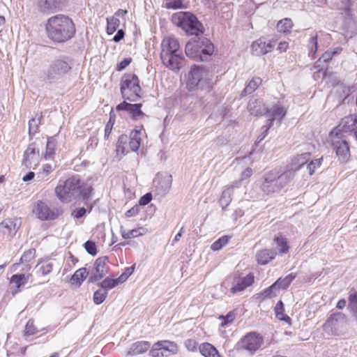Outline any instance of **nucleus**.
I'll use <instances>...</instances> for the list:
<instances>
[{
    "label": "nucleus",
    "instance_id": "obj_29",
    "mask_svg": "<svg viewBox=\"0 0 357 357\" xmlns=\"http://www.w3.org/2000/svg\"><path fill=\"white\" fill-rule=\"evenodd\" d=\"M199 349L204 357H222L216 348L210 343L205 342L202 344Z\"/></svg>",
    "mask_w": 357,
    "mask_h": 357
},
{
    "label": "nucleus",
    "instance_id": "obj_54",
    "mask_svg": "<svg viewBox=\"0 0 357 357\" xmlns=\"http://www.w3.org/2000/svg\"><path fill=\"white\" fill-rule=\"evenodd\" d=\"M25 335H31L36 333V328L33 325V321L32 320H29L25 326Z\"/></svg>",
    "mask_w": 357,
    "mask_h": 357
},
{
    "label": "nucleus",
    "instance_id": "obj_42",
    "mask_svg": "<svg viewBox=\"0 0 357 357\" xmlns=\"http://www.w3.org/2000/svg\"><path fill=\"white\" fill-rule=\"evenodd\" d=\"M292 26L291 20L289 18H284L279 21L277 24V29L280 32L286 33L291 29Z\"/></svg>",
    "mask_w": 357,
    "mask_h": 357
},
{
    "label": "nucleus",
    "instance_id": "obj_34",
    "mask_svg": "<svg viewBox=\"0 0 357 357\" xmlns=\"http://www.w3.org/2000/svg\"><path fill=\"white\" fill-rule=\"evenodd\" d=\"M275 312L276 317L278 319L281 321H284L287 323L290 324L291 318L289 316L284 314V303H282V301H279L276 303L275 307Z\"/></svg>",
    "mask_w": 357,
    "mask_h": 357
},
{
    "label": "nucleus",
    "instance_id": "obj_4",
    "mask_svg": "<svg viewBox=\"0 0 357 357\" xmlns=\"http://www.w3.org/2000/svg\"><path fill=\"white\" fill-rule=\"evenodd\" d=\"M172 22L188 35H203L204 27L198 18L191 12L180 11L172 15Z\"/></svg>",
    "mask_w": 357,
    "mask_h": 357
},
{
    "label": "nucleus",
    "instance_id": "obj_7",
    "mask_svg": "<svg viewBox=\"0 0 357 357\" xmlns=\"http://www.w3.org/2000/svg\"><path fill=\"white\" fill-rule=\"evenodd\" d=\"M71 68V64L67 59H55L44 73V80L49 83L58 82L66 75Z\"/></svg>",
    "mask_w": 357,
    "mask_h": 357
},
{
    "label": "nucleus",
    "instance_id": "obj_25",
    "mask_svg": "<svg viewBox=\"0 0 357 357\" xmlns=\"http://www.w3.org/2000/svg\"><path fill=\"white\" fill-rule=\"evenodd\" d=\"M151 347V343L148 341H139L133 343L129 350L128 351L127 355L135 356L142 354Z\"/></svg>",
    "mask_w": 357,
    "mask_h": 357
},
{
    "label": "nucleus",
    "instance_id": "obj_50",
    "mask_svg": "<svg viewBox=\"0 0 357 357\" xmlns=\"http://www.w3.org/2000/svg\"><path fill=\"white\" fill-rule=\"evenodd\" d=\"M135 265L126 268L124 272L117 278L119 283L124 282L133 273Z\"/></svg>",
    "mask_w": 357,
    "mask_h": 357
},
{
    "label": "nucleus",
    "instance_id": "obj_18",
    "mask_svg": "<svg viewBox=\"0 0 357 357\" xmlns=\"http://www.w3.org/2000/svg\"><path fill=\"white\" fill-rule=\"evenodd\" d=\"M165 66L172 70H179L184 63V58L178 52L161 58Z\"/></svg>",
    "mask_w": 357,
    "mask_h": 357
},
{
    "label": "nucleus",
    "instance_id": "obj_43",
    "mask_svg": "<svg viewBox=\"0 0 357 357\" xmlns=\"http://www.w3.org/2000/svg\"><path fill=\"white\" fill-rule=\"evenodd\" d=\"M119 284L118 279H112L109 277L106 278L102 282L98 283V285L104 289L105 291L116 287Z\"/></svg>",
    "mask_w": 357,
    "mask_h": 357
},
{
    "label": "nucleus",
    "instance_id": "obj_15",
    "mask_svg": "<svg viewBox=\"0 0 357 357\" xmlns=\"http://www.w3.org/2000/svg\"><path fill=\"white\" fill-rule=\"evenodd\" d=\"M39 150L36 148V143L30 144L24 153L22 165L27 169L33 166H37L39 163Z\"/></svg>",
    "mask_w": 357,
    "mask_h": 357
},
{
    "label": "nucleus",
    "instance_id": "obj_51",
    "mask_svg": "<svg viewBox=\"0 0 357 357\" xmlns=\"http://www.w3.org/2000/svg\"><path fill=\"white\" fill-rule=\"evenodd\" d=\"M36 250L33 248L26 250L24 255L21 257L20 261L22 263L29 262L34 258Z\"/></svg>",
    "mask_w": 357,
    "mask_h": 357
},
{
    "label": "nucleus",
    "instance_id": "obj_58",
    "mask_svg": "<svg viewBox=\"0 0 357 357\" xmlns=\"http://www.w3.org/2000/svg\"><path fill=\"white\" fill-rule=\"evenodd\" d=\"M185 346L190 351H194L197 349V343L195 340L188 339L185 341Z\"/></svg>",
    "mask_w": 357,
    "mask_h": 357
},
{
    "label": "nucleus",
    "instance_id": "obj_5",
    "mask_svg": "<svg viewBox=\"0 0 357 357\" xmlns=\"http://www.w3.org/2000/svg\"><path fill=\"white\" fill-rule=\"evenodd\" d=\"M293 178V169H287L280 174L270 172L266 174L261 189L266 195L278 192L287 185Z\"/></svg>",
    "mask_w": 357,
    "mask_h": 357
},
{
    "label": "nucleus",
    "instance_id": "obj_35",
    "mask_svg": "<svg viewBox=\"0 0 357 357\" xmlns=\"http://www.w3.org/2000/svg\"><path fill=\"white\" fill-rule=\"evenodd\" d=\"M261 79L260 77H255L247 84L244 90L243 91L241 96H244L247 94H250L254 92L258 86L261 83Z\"/></svg>",
    "mask_w": 357,
    "mask_h": 357
},
{
    "label": "nucleus",
    "instance_id": "obj_59",
    "mask_svg": "<svg viewBox=\"0 0 357 357\" xmlns=\"http://www.w3.org/2000/svg\"><path fill=\"white\" fill-rule=\"evenodd\" d=\"M86 209L84 207H81V208L75 209L72 212L71 215L75 218L79 219V218H82L86 214Z\"/></svg>",
    "mask_w": 357,
    "mask_h": 357
},
{
    "label": "nucleus",
    "instance_id": "obj_6",
    "mask_svg": "<svg viewBox=\"0 0 357 357\" xmlns=\"http://www.w3.org/2000/svg\"><path fill=\"white\" fill-rule=\"evenodd\" d=\"M121 93L123 98L135 102L139 98L141 87L138 77L135 74H125L121 80Z\"/></svg>",
    "mask_w": 357,
    "mask_h": 357
},
{
    "label": "nucleus",
    "instance_id": "obj_41",
    "mask_svg": "<svg viewBox=\"0 0 357 357\" xmlns=\"http://www.w3.org/2000/svg\"><path fill=\"white\" fill-rule=\"evenodd\" d=\"M128 136L126 135H121L119 137L116 148V151L118 154L119 153L123 155L126 153L125 145L128 143Z\"/></svg>",
    "mask_w": 357,
    "mask_h": 357
},
{
    "label": "nucleus",
    "instance_id": "obj_30",
    "mask_svg": "<svg viewBox=\"0 0 357 357\" xmlns=\"http://www.w3.org/2000/svg\"><path fill=\"white\" fill-rule=\"evenodd\" d=\"M295 277V275L291 273L284 278H280L270 288L271 289H286L289 286Z\"/></svg>",
    "mask_w": 357,
    "mask_h": 357
},
{
    "label": "nucleus",
    "instance_id": "obj_60",
    "mask_svg": "<svg viewBox=\"0 0 357 357\" xmlns=\"http://www.w3.org/2000/svg\"><path fill=\"white\" fill-rule=\"evenodd\" d=\"M317 36H312L311 38H310V45H311L310 47V53H312V54H315L316 52L317 51Z\"/></svg>",
    "mask_w": 357,
    "mask_h": 357
},
{
    "label": "nucleus",
    "instance_id": "obj_44",
    "mask_svg": "<svg viewBox=\"0 0 357 357\" xmlns=\"http://www.w3.org/2000/svg\"><path fill=\"white\" fill-rule=\"evenodd\" d=\"M165 7L167 9H182L186 6L183 3V0H165Z\"/></svg>",
    "mask_w": 357,
    "mask_h": 357
},
{
    "label": "nucleus",
    "instance_id": "obj_12",
    "mask_svg": "<svg viewBox=\"0 0 357 357\" xmlns=\"http://www.w3.org/2000/svg\"><path fill=\"white\" fill-rule=\"evenodd\" d=\"M262 343V337L255 332H252L245 335L241 340L238 342V347L241 349L253 354L261 346Z\"/></svg>",
    "mask_w": 357,
    "mask_h": 357
},
{
    "label": "nucleus",
    "instance_id": "obj_48",
    "mask_svg": "<svg viewBox=\"0 0 357 357\" xmlns=\"http://www.w3.org/2000/svg\"><path fill=\"white\" fill-rule=\"evenodd\" d=\"M156 342L153 345L152 348L149 351V355L152 357H160V356H168L167 354L162 351L160 347H156Z\"/></svg>",
    "mask_w": 357,
    "mask_h": 357
},
{
    "label": "nucleus",
    "instance_id": "obj_24",
    "mask_svg": "<svg viewBox=\"0 0 357 357\" xmlns=\"http://www.w3.org/2000/svg\"><path fill=\"white\" fill-rule=\"evenodd\" d=\"M277 252L273 249H263L259 250L256 254V260L259 264L266 265L274 259Z\"/></svg>",
    "mask_w": 357,
    "mask_h": 357
},
{
    "label": "nucleus",
    "instance_id": "obj_40",
    "mask_svg": "<svg viewBox=\"0 0 357 357\" xmlns=\"http://www.w3.org/2000/svg\"><path fill=\"white\" fill-rule=\"evenodd\" d=\"M36 268L38 269V271L41 273L43 275H46L50 273L53 268V264L50 261H40L36 265Z\"/></svg>",
    "mask_w": 357,
    "mask_h": 357
},
{
    "label": "nucleus",
    "instance_id": "obj_39",
    "mask_svg": "<svg viewBox=\"0 0 357 357\" xmlns=\"http://www.w3.org/2000/svg\"><path fill=\"white\" fill-rule=\"evenodd\" d=\"M107 33L109 35L113 34L120 25V20L116 17L107 18Z\"/></svg>",
    "mask_w": 357,
    "mask_h": 357
},
{
    "label": "nucleus",
    "instance_id": "obj_28",
    "mask_svg": "<svg viewBox=\"0 0 357 357\" xmlns=\"http://www.w3.org/2000/svg\"><path fill=\"white\" fill-rule=\"evenodd\" d=\"M156 347H160L163 352L168 354V356L172 354H175L178 351L177 344L171 341L161 340L156 342Z\"/></svg>",
    "mask_w": 357,
    "mask_h": 357
},
{
    "label": "nucleus",
    "instance_id": "obj_10",
    "mask_svg": "<svg viewBox=\"0 0 357 357\" xmlns=\"http://www.w3.org/2000/svg\"><path fill=\"white\" fill-rule=\"evenodd\" d=\"M347 319L342 312L333 313L324 324V331L330 334L340 335L347 329Z\"/></svg>",
    "mask_w": 357,
    "mask_h": 357
},
{
    "label": "nucleus",
    "instance_id": "obj_36",
    "mask_svg": "<svg viewBox=\"0 0 357 357\" xmlns=\"http://www.w3.org/2000/svg\"><path fill=\"white\" fill-rule=\"evenodd\" d=\"M56 145V140L55 137H48L47 145H46V152L45 154V158L46 159L52 158V156L55 153V149Z\"/></svg>",
    "mask_w": 357,
    "mask_h": 357
},
{
    "label": "nucleus",
    "instance_id": "obj_49",
    "mask_svg": "<svg viewBox=\"0 0 357 357\" xmlns=\"http://www.w3.org/2000/svg\"><path fill=\"white\" fill-rule=\"evenodd\" d=\"M84 248L86 251L91 255L95 256L97 255V248L96 243L92 241H87L84 243Z\"/></svg>",
    "mask_w": 357,
    "mask_h": 357
},
{
    "label": "nucleus",
    "instance_id": "obj_20",
    "mask_svg": "<svg viewBox=\"0 0 357 357\" xmlns=\"http://www.w3.org/2000/svg\"><path fill=\"white\" fill-rule=\"evenodd\" d=\"M254 282L252 274H248L245 277L237 278L234 280L231 292L233 294L242 291Z\"/></svg>",
    "mask_w": 357,
    "mask_h": 357
},
{
    "label": "nucleus",
    "instance_id": "obj_32",
    "mask_svg": "<svg viewBox=\"0 0 357 357\" xmlns=\"http://www.w3.org/2000/svg\"><path fill=\"white\" fill-rule=\"evenodd\" d=\"M232 192L231 188H225L222 191V195L220 198L219 203L222 209L226 208L232 200Z\"/></svg>",
    "mask_w": 357,
    "mask_h": 357
},
{
    "label": "nucleus",
    "instance_id": "obj_61",
    "mask_svg": "<svg viewBox=\"0 0 357 357\" xmlns=\"http://www.w3.org/2000/svg\"><path fill=\"white\" fill-rule=\"evenodd\" d=\"M132 61L131 58H125L119 63L117 64L116 70H122L125 69Z\"/></svg>",
    "mask_w": 357,
    "mask_h": 357
},
{
    "label": "nucleus",
    "instance_id": "obj_45",
    "mask_svg": "<svg viewBox=\"0 0 357 357\" xmlns=\"http://www.w3.org/2000/svg\"><path fill=\"white\" fill-rule=\"evenodd\" d=\"M229 241V237L227 236H223L215 241L211 245V248L213 251H218L222 249Z\"/></svg>",
    "mask_w": 357,
    "mask_h": 357
},
{
    "label": "nucleus",
    "instance_id": "obj_11",
    "mask_svg": "<svg viewBox=\"0 0 357 357\" xmlns=\"http://www.w3.org/2000/svg\"><path fill=\"white\" fill-rule=\"evenodd\" d=\"M33 212L42 220H52L57 218L62 213L57 208L51 209L45 202L38 201L33 206Z\"/></svg>",
    "mask_w": 357,
    "mask_h": 357
},
{
    "label": "nucleus",
    "instance_id": "obj_13",
    "mask_svg": "<svg viewBox=\"0 0 357 357\" xmlns=\"http://www.w3.org/2000/svg\"><path fill=\"white\" fill-rule=\"evenodd\" d=\"M107 257H100L96 259L94 262V272L90 275L89 282H96L109 272V268L107 264Z\"/></svg>",
    "mask_w": 357,
    "mask_h": 357
},
{
    "label": "nucleus",
    "instance_id": "obj_1",
    "mask_svg": "<svg viewBox=\"0 0 357 357\" xmlns=\"http://www.w3.org/2000/svg\"><path fill=\"white\" fill-rule=\"evenodd\" d=\"M91 191V188L82 181L78 176H73L66 179L61 178L55 188L58 199L66 203L80 198L88 199Z\"/></svg>",
    "mask_w": 357,
    "mask_h": 357
},
{
    "label": "nucleus",
    "instance_id": "obj_19",
    "mask_svg": "<svg viewBox=\"0 0 357 357\" xmlns=\"http://www.w3.org/2000/svg\"><path fill=\"white\" fill-rule=\"evenodd\" d=\"M142 105L141 103L131 104L123 101L116 106V110L127 111L134 119H139L145 115L141 110Z\"/></svg>",
    "mask_w": 357,
    "mask_h": 357
},
{
    "label": "nucleus",
    "instance_id": "obj_63",
    "mask_svg": "<svg viewBox=\"0 0 357 357\" xmlns=\"http://www.w3.org/2000/svg\"><path fill=\"white\" fill-rule=\"evenodd\" d=\"M252 173H253V171L252 169V168L250 167H247L243 172H242V174H241V179L243 181L244 179H246V178H248L249 177H250L252 175Z\"/></svg>",
    "mask_w": 357,
    "mask_h": 357
},
{
    "label": "nucleus",
    "instance_id": "obj_14",
    "mask_svg": "<svg viewBox=\"0 0 357 357\" xmlns=\"http://www.w3.org/2000/svg\"><path fill=\"white\" fill-rule=\"evenodd\" d=\"M153 183L155 194L160 197H164L171 188L172 176L167 174L158 175Z\"/></svg>",
    "mask_w": 357,
    "mask_h": 357
},
{
    "label": "nucleus",
    "instance_id": "obj_46",
    "mask_svg": "<svg viewBox=\"0 0 357 357\" xmlns=\"http://www.w3.org/2000/svg\"><path fill=\"white\" fill-rule=\"evenodd\" d=\"M107 295V291H102L101 289H98L94 292L93 294V302L96 305L101 304L104 302Z\"/></svg>",
    "mask_w": 357,
    "mask_h": 357
},
{
    "label": "nucleus",
    "instance_id": "obj_38",
    "mask_svg": "<svg viewBox=\"0 0 357 357\" xmlns=\"http://www.w3.org/2000/svg\"><path fill=\"white\" fill-rule=\"evenodd\" d=\"M140 230L144 231V229L143 227H139L138 229H134L126 232L123 229V226L121 227V234L124 239H128L142 236L144 234L142 232H140Z\"/></svg>",
    "mask_w": 357,
    "mask_h": 357
},
{
    "label": "nucleus",
    "instance_id": "obj_64",
    "mask_svg": "<svg viewBox=\"0 0 357 357\" xmlns=\"http://www.w3.org/2000/svg\"><path fill=\"white\" fill-rule=\"evenodd\" d=\"M125 36V32L123 29H119L116 34L114 36V41L118 43L121 41Z\"/></svg>",
    "mask_w": 357,
    "mask_h": 357
},
{
    "label": "nucleus",
    "instance_id": "obj_55",
    "mask_svg": "<svg viewBox=\"0 0 357 357\" xmlns=\"http://www.w3.org/2000/svg\"><path fill=\"white\" fill-rule=\"evenodd\" d=\"M220 318L224 319V321L221 324V326H225L233 321L235 318V313L234 312H229L225 317L220 316Z\"/></svg>",
    "mask_w": 357,
    "mask_h": 357
},
{
    "label": "nucleus",
    "instance_id": "obj_56",
    "mask_svg": "<svg viewBox=\"0 0 357 357\" xmlns=\"http://www.w3.org/2000/svg\"><path fill=\"white\" fill-rule=\"evenodd\" d=\"M114 124V120L110 117L109 121L107 123L105 128V139H108L110 133L112 132L113 126Z\"/></svg>",
    "mask_w": 357,
    "mask_h": 357
},
{
    "label": "nucleus",
    "instance_id": "obj_2",
    "mask_svg": "<svg viewBox=\"0 0 357 357\" xmlns=\"http://www.w3.org/2000/svg\"><path fill=\"white\" fill-rule=\"evenodd\" d=\"M47 36L56 43H63L72 38L75 33L73 20L65 15H56L47 20L45 25Z\"/></svg>",
    "mask_w": 357,
    "mask_h": 357
},
{
    "label": "nucleus",
    "instance_id": "obj_26",
    "mask_svg": "<svg viewBox=\"0 0 357 357\" xmlns=\"http://www.w3.org/2000/svg\"><path fill=\"white\" fill-rule=\"evenodd\" d=\"M18 229L16 222L12 219H6L0 223V231L4 234H8L10 236H13Z\"/></svg>",
    "mask_w": 357,
    "mask_h": 357
},
{
    "label": "nucleus",
    "instance_id": "obj_21",
    "mask_svg": "<svg viewBox=\"0 0 357 357\" xmlns=\"http://www.w3.org/2000/svg\"><path fill=\"white\" fill-rule=\"evenodd\" d=\"M286 110L282 106L274 105L271 109H268L266 114L269 119H268V128H271L275 120H282L286 114Z\"/></svg>",
    "mask_w": 357,
    "mask_h": 357
},
{
    "label": "nucleus",
    "instance_id": "obj_3",
    "mask_svg": "<svg viewBox=\"0 0 357 357\" xmlns=\"http://www.w3.org/2000/svg\"><path fill=\"white\" fill-rule=\"evenodd\" d=\"M214 51L213 44L203 35L195 36L185 45V54L196 61H206Z\"/></svg>",
    "mask_w": 357,
    "mask_h": 357
},
{
    "label": "nucleus",
    "instance_id": "obj_52",
    "mask_svg": "<svg viewBox=\"0 0 357 357\" xmlns=\"http://www.w3.org/2000/svg\"><path fill=\"white\" fill-rule=\"evenodd\" d=\"M322 158L312 160L307 166L310 175H312L317 167L321 165Z\"/></svg>",
    "mask_w": 357,
    "mask_h": 357
},
{
    "label": "nucleus",
    "instance_id": "obj_57",
    "mask_svg": "<svg viewBox=\"0 0 357 357\" xmlns=\"http://www.w3.org/2000/svg\"><path fill=\"white\" fill-rule=\"evenodd\" d=\"M152 199V195L151 192H148L143 195L139 200V204L137 205H139V207L141 206H145L148 204Z\"/></svg>",
    "mask_w": 357,
    "mask_h": 357
},
{
    "label": "nucleus",
    "instance_id": "obj_33",
    "mask_svg": "<svg viewBox=\"0 0 357 357\" xmlns=\"http://www.w3.org/2000/svg\"><path fill=\"white\" fill-rule=\"evenodd\" d=\"M89 272L86 268H82L77 270L71 278V281L74 284H77L79 286L81 285L82 282L86 279Z\"/></svg>",
    "mask_w": 357,
    "mask_h": 357
},
{
    "label": "nucleus",
    "instance_id": "obj_23",
    "mask_svg": "<svg viewBox=\"0 0 357 357\" xmlns=\"http://www.w3.org/2000/svg\"><path fill=\"white\" fill-rule=\"evenodd\" d=\"M63 0H40L39 10L43 13H53L60 10L63 6Z\"/></svg>",
    "mask_w": 357,
    "mask_h": 357
},
{
    "label": "nucleus",
    "instance_id": "obj_53",
    "mask_svg": "<svg viewBox=\"0 0 357 357\" xmlns=\"http://www.w3.org/2000/svg\"><path fill=\"white\" fill-rule=\"evenodd\" d=\"M40 123V119H32L29 121V134L34 135L37 132L38 125Z\"/></svg>",
    "mask_w": 357,
    "mask_h": 357
},
{
    "label": "nucleus",
    "instance_id": "obj_62",
    "mask_svg": "<svg viewBox=\"0 0 357 357\" xmlns=\"http://www.w3.org/2000/svg\"><path fill=\"white\" fill-rule=\"evenodd\" d=\"M139 205H135L130 209L128 210L126 213V217L130 218L135 216L139 211Z\"/></svg>",
    "mask_w": 357,
    "mask_h": 357
},
{
    "label": "nucleus",
    "instance_id": "obj_16",
    "mask_svg": "<svg viewBox=\"0 0 357 357\" xmlns=\"http://www.w3.org/2000/svg\"><path fill=\"white\" fill-rule=\"evenodd\" d=\"M275 44V40L266 42L265 39L259 38L252 43L251 49L253 54L259 56L271 52Z\"/></svg>",
    "mask_w": 357,
    "mask_h": 357
},
{
    "label": "nucleus",
    "instance_id": "obj_31",
    "mask_svg": "<svg viewBox=\"0 0 357 357\" xmlns=\"http://www.w3.org/2000/svg\"><path fill=\"white\" fill-rule=\"evenodd\" d=\"M141 137L140 132L137 130H133L128 137V146L132 151H137L140 146Z\"/></svg>",
    "mask_w": 357,
    "mask_h": 357
},
{
    "label": "nucleus",
    "instance_id": "obj_22",
    "mask_svg": "<svg viewBox=\"0 0 357 357\" xmlns=\"http://www.w3.org/2000/svg\"><path fill=\"white\" fill-rule=\"evenodd\" d=\"M248 109L250 114L259 116L266 114L267 107L261 100L252 97L248 104Z\"/></svg>",
    "mask_w": 357,
    "mask_h": 357
},
{
    "label": "nucleus",
    "instance_id": "obj_9",
    "mask_svg": "<svg viewBox=\"0 0 357 357\" xmlns=\"http://www.w3.org/2000/svg\"><path fill=\"white\" fill-rule=\"evenodd\" d=\"M330 138L339 160L342 162H345L350 155V152L343 132L340 128H335L330 132Z\"/></svg>",
    "mask_w": 357,
    "mask_h": 357
},
{
    "label": "nucleus",
    "instance_id": "obj_47",
    "mask_svg": "<svg viewBox=\"0 0 357 357\" xmlns=\"http://www.w3.org/2000/svg\"><path fill=\"white\" fill-rule=\"evenodd\" d=\"M26 281V278L24 274H15L11 277V282L16 284L17 288H20Z\"/></svg>",
    "mask_w": 357,
    "mask_h": 357
},
{
    "label": "nucleus",
    "instance_id": "obj_27",
    "mask_svg": "<svg viewBox=\"0 0 357 357\" xmlns=\"http://www.w3.org/2000/svg\"><path fill=\"white\" fill-rule=\"evenodd\" d=\"M310 158V153H302L296 157L291 164V167L289 169L294 170V176L297 170H299L305 163H307Z\"/></svg>",
    "mask_w": 357,
    "mask_h": 357
},
{
    "label": "nucleus",
    "instance_id": "obj_17",
    "mask_svg": "<svg viewBox=\"0 0 357 357\" xmlns=\"http://www.w3.org/2000/svg\"><path fill=\"white\" fill-rule=\"evenodd\" d=\"M161 47L160 58H167L168 55L178 52L180 45L177 39L169 37L162 40Z\"/></svg>",
    "mask_w": 357,
    "mask_h": 357
},
{
    "label": "nucleus",
    "instance_id": "obj_37",
    "mask_svg": "<svg viewBox=\"0 0 357 357\" xmlns=\"http://www.w3.org/2000/svg\"><path fill=\"white\" fill-rule=\"evenodd\" d=\"M274 242L276 243L280 255L286 254L289 251V246L287 245V240L283 236H276L274 238Z\"/></svg>",
    "mask_w": 357,
    "mask_h": 357
},
{
    "label": "nucleus",
    "instance_id": "obj_8",
    "mask_svg": "<svg viewBox=\"0 0 357 357\" xmlns=\"http://www.w3.org/2000/svg\"><path fill=\"white\" fill-rule=\"evenodd\" d=\"M208 73L203 66H194L188 77L187 87L188 90L201 89L209 91L211 86L208 81Z\"/></svg>",
    "mask_w": 357,
    "mask_h": 357
}]
</instances>
